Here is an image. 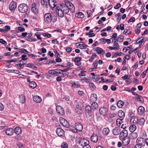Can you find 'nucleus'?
<instances>
[{"mask_svg":"<svg viewBox=\"0 0 148 148\" xmlns=\"http://www.w3.org/2000/svg\"><path fill=\"white\" fill-rule=\"evenodd\" d=\"M97 53L99 55H103L106 53L105 51L102 48L99 47H96L94 48Z\"/></svg>","mask_w":148,"mask_h":148,"instance_id":"ddd939ff","label":"nucleus"},{"mask_svg":"<svg viewBox=\"0 0 148 148\" xmlns=\"http://www.w3.org/2000/svg\"><path fill=\"white\" fill-rule=\"evenodd\" d=\"M18 11L22 13L26 12L28 9V6L27 4L22 3L18 7Z\"/></svg>","mask_w":148,"mask_h":148,"instance_id":"7ed1b4c3","label":"nucleus"},{"mask_svg":"<svg viewBox=\"0 0 148 148\" xmlns=\"http://www.w3.org/2000/svg\"><path fill=\"white\" fill-rule=\"evenodd\" d=\"M14 131L17 135H19L22 133L21 129L19 127H16L14 129Z\"/></svg>","mask_w":148,"mask_h":148,"instance_id":"b1692460","label":"nucleus"},{"mask_svg":"<svg viewBox=\"0 0 148 148\" xmlns=\"http://www.w3.org/2000/svg\"><path fill=\"white\" fill-rule=\"evenodd\" d=\"M85 110L86 115L91 114V108L90 106L87 105L86 107Z\"/></svg>","mask_w":148,"mask_h":148,"instance_id":"5701e85b","label":"nucleus"},{"mask_svg":"<svg viewBox=\"0 0 148 148\" xmlns=\"http://www.w3.org/2000/svg\"><path fill=\"white\" fill-rule=\"evenodd\" d=\"M110 132L109 129L108 128H104L103 131V133L104 135H107Z\"/></svg>","mask_w":148,"mask_h":148,"instance_id":"72a5a7b5","label":"nucleus"},{"mask_svg":"<svg viewBox=\"0 0 148 148\" xmlns=\"http://www.w3.org/2000/svg\"><path fill=\"white\" fill-rule=\"evenodd\" d=\"M82 60V58L80 57H77L75 59L74 61L75 62H77L80 61Z\"/></svg>","mask_w":148,"mask_h":148,"instance_id":"680f3d73","label":"nucleus"},{"mask_svg":"<svg viewBox=\"0 0 148 148\" xmlns=\"http://www.w3.org/2000/svg\"><path fill=\"white\" fill-rule=\"evenodd\" d=\"M120 136L121 137H123V138L127 137L128 136L127 130H123L120 132Z\"/></svg>","mask_w":148,"mask_h":148,"instance_id":"412c9836","label":"nucleus"},{"mask_svg":"<svg viewBox=\"0 0 148 148\" xmlns=\"http://www.w3.org/2000/svg\"><path fill=\"white\" fill-rule=\"evenodd\" d=\"M54 52L56 54V56H56V57L58 58V57H60V55L59 53H58V52L57 51L56 49L54 50Z\"/></svg>","mask_w":148,"mask_h":148,"instance_id":"69168bd1","label":"nucleus"},{"mask_svg":"<svg viewBox=\"0 0 148 148\" xmlns=\"http://www.w3.org/2000/svg\"><path fill=\"white\" fill-rule=\"evenodd\" d=\"M51 14L49 13H45L44 16V21L46 23L49 24L51 22Z\"/></svg>","mask_w":148,"mask_h":148,"instance_id":"20e7f679","label":"nucleus"},{"mask_svg":"<svg viewBox=\"0 0 148 148\" xmlns=\"http://www.w3.org/2000/svg\"><path fill=\"white\" fill-rule=\"evenodd\" d=\"M130 142V139L128 137L123 138L122 142H123V146L122 148H127V145Z\"/></svg>","mask_w":148,"mask_h":148,"instance_id":"9d476101","label":"nucleus"},{"mask_svg":"<svg viewBox=\"0 0 148 148\" xmlns=\"http://www.w3.org/2000/svg\"><path fill=\"white\" fill-rule=\"evenodd\" d=\"M57 7L56 11L59 16L61 18H62L64 16V13L67 14L69 12V10H68L67 8H63L61 7V8Z\"/></svg>","mask_w":148,"mask_h":148,"instance_id":"f257e3e1","label":"nucleus"},{"mask_svg":"<svg viewBox=\"0 0 148 148\" xmlns=\"http://www.w3.org/2000/svg\"><path fill=\"white\" fill-rule=\"evenodd\" d=\"M112 133L114 135H118L120 133V129L118 127H115L113 129Z\"/></svg>","mask_w":148,"mask_h":148,"instance_id":"4be33fe9","label":"nucleus"},{"mask_svg":"<svg viewBox=\"0 0 148 148\" xmlns=\"http://www.w3.org/2000/svg\"><path fill=\"white\" fill-rule=\"evenodd\" d=\"M27 32H25V33H23L22 34V35L21 36H18V34H16V35H14V36H12V35H10V36H10V37H15L16 36H18V37H21V36H26L27 35Z\"/></svg>","mask_w":148,"mask_h":148,"instance_id":"a19ab883","label":"nucleus"},{"mask_svg":"<svg viewBox=\"0 0 148 148\" xmlns=\"http://www.w3.org/2000/svg\"><path fill=\"white\" fill-rule=\"evenodd\" d=\"M31 38H26V39L27 41L30 42L35 41L37 40V39H35L34 40H32Z\"/></svg>","mask_w":148,"mask_h":148,"instance_id":"e2e57ef3","label":"nucleus"},{"mask_svg":"<svg viewBox=\"0 0 148 148\" xmlns=\"http://www.w3.org/2000/svg\"><path fill=\"white\" fill-rule=\"evenodd\" d=\"M90 140L93 142L96 143L98 141V136L95 134H92L90 137Z\"/></svg>","mask_w":148,"mask_h":148,"instance_id":"2eb2a0df","label":"nucleus"},{"mask_svg":"<svg viewBox=\"0 0 148 148\" xmlns=\"http://www.w3.org/2000/svg\"><path fill=\"white\" fill-rule=\"evenodd\" d=\"M10 27L9 25H6L5 26V29H3L4 31L2 32H6L8 31L10 29Z\"/></svg>","mask_w":148,"mask_h":148,"instance_id":"de8ad7c7","label":"nucleus"},{"mask_svg":"<svg viewBox=\"0 0 148 148\" xmlns=\"http://www.w3.org/2000/svg\"><path fill=\"white\" fill-rule=\"evenodd\" d=\"M145 145V144L144 143H143L140 142L135 145L134 148H142V146L143 147Z\"/></svg>","mask_w":148,"mask_h":148,"instance_id":"c85d7f7f","label":"nucleus"},{"mask_svg":"<svg viewBox=\"0 0 148 148\" xmlns=\"http://www.w3.org/2000/svg\"><path fill=\"white\" fill-rule=\"evenodd\" d=\"M72 84L73 86H76L77 88L79 87V85L78 83H76L75 82H73L72 83Z\"/></svg>","mask_w":148,"mask_h":148,"instance_id":"774afa93","label":"nucleus"},{"mask_svg":"<svg viewBox=\"0 0 148 148\" xmlns=\"http://www.w3.org/2000/svg\"><path fill=\"white\" fill-rule=\"evenodd\" d=\"M70 4H71V3L69 1H67L65 3V6H64V7H63V8H67V9H68V10H69V9H68V8L70 6Z\"/></svg>","mask_w":148,"mask_h":148,"instance_id":"09e8293b","label":"nucleus"},{"mask_svg":"<svg viewBox=\"0 0 148 148\" xmlns=\"http://www.w3.org/2000/svg\"><path fill=\"white\" fill-rule=\"evenodd\" d=\"M118 114L119 117L121 118V119H123V118L125 117V113L121 110H119L118 112Z\"/></svg>","mask_w":148,"mask_h":148,"instance_id":"cd10ccee","label":"nucleus"},{"mask_svg":"<svg viewBox=\"0 0 148 148\" xmlns=\"http://www.w3.org/2000/svg\"><path fill=\"white\" fill-rule=\"evenodd\" d=\"M138 117L135 116H133L131 117V122L135 124L138 123Z\"/></svg>","mask_w":148,"mask_h":148,"instance_id":"f3484780","label":"nucleus"},{"mask_svg":"<svg viewBox=\"0 0 148 148\" xmlns=\"http://www.w3.org/2000/svg\"><path fill=\"white\" fill-rule=\"evenodd\" d=\"M61 146V148H68V144L64 142L62 143Z\"/></svg>","mask_w":148,"mask_h":148,"instance_id":"49530a36","label":"nucleus"},{"mask_svg":"<svg viewBox=\"0 0 148 148\" xmlns=\"http://www.w3.org/2000/svg\"><path fill=\"white\" fill-rule=\"evenodd\" d=\"M136 129V127L134 125H132L129 127V130L131 132H134Z\"/></svg>","mask_w":148,"mask_h":148,"instance_id":"7c9ffc66","label":"nucleus"},{"mask_svg":"<svg viewBox=\"0 0 148 148\" xmlns=\"http://www.w3.org/2000/svg\"><path fill=\"white\" fill-rule=\"evenodd\" d=\"M132 47V45H130L127 47H125L123 49V52H126L129 49H131Z\"/></svg>","mask_w":148,"mask_h":148,"instance_id":"c03bdc74","label":"nucleus"},{"mask_svg":"<svg viewBox=\"0 0 148 148\" xmlns=\"http://www.w3.org/2000/svg\"><path fill=\"white\" fill-rule=\"evenodd\" d=\"M145 108L143 106H140L138 108V112L139 115H142L145 112Z\"/></svg>","mask_w":148,"mask_h":148,"instance_id":"6ab92c4d","label":"nucleus"},{"mask_svg":"<svg viewBox=\"0 0 148 148\" xmlns=\"http://www.w3.org/2000/svg\"><path fill=\"white\" fill-rule=\"evenodd\" d=\"M145 122V119L143 118H142L140 119L139 121H138V124L140 125H144Z\"/></svg>","mask_w":148,"mask_h":148,"instance_id":"f704fd0d","label":"nucleus"},{"mask_svg":"<svg viewBox=\"0 0 148 148\" xmlns=\"http://www.w3.org/2000/svg\"><path fill=\"white\" fill-rule=\"evenodd\" d=\"M98 106V103L95 102H93L91 104L92 108L93 110H95L97 109Z\"/></svg>","mask_w":148,"mask_h":148,"instance_id":"473e14b6","label":"nucleus"},{"mask_svg":"<svg viewBox=\"0 0 148 148\" xmlns=\"http://www.w3.org/2000/svg\"><path fill=\"white\" fill-rule=\"evenodd\" d=\"M17 145L18 147L20 148H24L25 147L24 145L22 143H18Z\"/></svg>","mask_w":148,"mask_h":148,"instance_id":"864d4df0","label":"nucleus"},{"mask_svg":"<svg viewBox=\"0 0 148 148\" xmlns=\"http://www.w3.org/2000/svg\"><path fill=\"white\" fill-rule=\"evenodd\" d=\"M51 21L53 23L56 22L57 20V16L56 15L54 14H51Z\"/></svg>","mask_w":148,"mask_h":148,"instance_id":"c9c22d12","label":"nucleus"},{"mask_svg":"<svg viewBox=\"0 0 148 148\" xmlns=\"http://www.w3.org/2000/svg\"><path fill=\"white\" fill-rule=\"evenodd\" d=\"M138 96V97H136V99L138 101H140L141 103H143L144 102L143 99L141 97V96L139 95Z\"/></svg>","mask_w":148,"mask_h":148,"instance_id":"a18cd8bd","label":"nucleus"},{"mask_svg":"<svg viewBox=\"0 0 148 148\" xmlns=\"http://www.w3.org/2000/svg\"><path fill=\"white\" fill-rule=\"evenodd\" d=\"M131 134V136L133 139L136 138L138 136L137 134L135 132H132Z\"/></svg>","mask_w":148,"mask_h":148,"instance_id":"8fccbe9b","label":"nucleus"},{"mask_svg":"<svg viewBox=\"0 0 148 148\" xmlns=\"http://www.w3.org/2000/svg\"><path fill=\"white\" fill-rule=\"evenodd\" d=\"M41 35L45 37H51V35L50 34L39 32H36L34 34V36H36V37H40Z\"/></svg>","mask_w":148,"mask_h":148,"instance_id":"6e6552de","label":"nucleus"},{"mask_svg":"<svg viewBox=\"0 0 148 148\" xmlns=\"http://www.w3.org/2000/svg\"><path fill=\"white\" fill-rule=\"evenodd\" d=\"M84 14L81 12H79L77 13V16L78 17L83 18L84 17Z\"/></svg>","mask_w":148,"mask_h":148,"instance_id":"3c124183","label":"nucleus"},{"mask_svg":"<svg viewBox=\"0 0 148 148\" xmlns=\"http://www.w3.org/2000/svg\"><path fill=\"white\" fill-rule=\"evenodd\" d=\"M31 10L35 14H37L38 12V10L36 8V3L34 2L32 4Z\"/></svg>","mask_w":148,"mask_h":148,"instance_id":"4468645a","label":"nucleus"},{"mask_svg":"<svg viewBox=\"0 0 148 148\" xmlns=\"http://www.w3.org/2000/svg\"><path fill=\"white\" fill-rule=\"evenodd\" d=\"M18 60V59L16 58H14L13 59L8 60L7 61L8 63L12 62H16Z\"/></svg>","mask_w":148,"mask_h":148,"instance_id":"13d9d810","label":"nucleus"},{"mask_svg":"<svg viewBox=\"0 0 148 148\" xmlns=\"http://www.w3.org/2000/svg\"><path fill=\"white\" fill-rule=\"evenodd\" d=\"M116 116V114L115 113H113L111 114L110 115V122H112L114 119V117Z\"/></svg>","mask_w":148,"mask_h":148,"instance_id":"4c0bfd02","label":"nucleus"},{"mask_svg":"<svg viewBox=\"0 0 148 148\" xmlns=\"http://www.w3.org/2000/svg\"><path fill=\"white\" fill-rule=\"evenodd\" d=\"M121 4L119 3H118L114 7V8L115 9H117L121 7Z\"/></svg>","mask_w":148,"mask_h":148,"instance_id":"0e129e2a","label":"nucleus"},{"mask_svg":"<svg viewBox=\"0 0 148 148\" xmlns=\"http://www.w3.org/2000/svg\"><path fill=\"white\" fill-rule=\"evenodd\" d=\"M123 120V119L118 118L116 121V124L118 126H120L121 124L122 121Z\"/></svg>","mask_w":148,"mask_h":148,"instance_id":"ea45409f","label":"nucleus"},{"mask_svg":"<svg viewBox=\"0 0 148 148\" xmlns=\"http://www.w3.org/2000/svg\"><path fill=\"white\" fill-rule=\"evenodd\" d=\"M19 99L20 102L22 103H24L25 101V96L23 95L19 96Z\"/></svg>","mask_w":148,"mask_h":148,"instance_id":"2f4dec72","label":"nucleus"},{"mask_svg":"<svg viewBox=\"0 0 148 148\" xmlns=\"http://www.w3.org/2000/svg\"><path fill=\"white\" fill-rule=\"evenodd\" d=\"M55 70H51L49 71L48 73L49 74L55 76Z\"/></svg>","mask_w":148,"mask_h":148,"instance_id":"6e6d98bb","label":"nucleus"},{"mask_svg":"<svg viewBox=\"0 0 148 148\" xmlns=\"http://www.w3.org/2000/svg\"><path fill=\"white\" fill-rule=\"evenodd\" d=\"M145 42V40L144 38H143L141 40H140V38H139L138 39H137L136 41V44H140L139 45V46H140L141 45V44Z\"/></svg>","mask_w":148,"mask_h":148,"instance_id":"58836bf2","label":"nucleus"},{"mask_svg":"<svg viewBox=\"0 0 148 148\" xmlns=\"http://www.w3.org/2000/svg\"><path fill=\"white\" fill-rule=\"evenodd\" d=\"M49 1V0H41V3L44 8H47L48 7Z\"/></svg>","mask_w":148,"mask_h":148,"instance_id":"a878e982","label":"nucleus"},{"mask_svg":"<svg viewBox=\"0 0 148 148\" xmlns=\"http://www.w3.org/2000/svg\"><path fill=\"white\" fill-rule=\"evenodd\" d=\"M36 83L34 81H32L29 83V87L32 88H34L36 86Z\"/></svg>","mask_w":148,"mask_h":148,"instance_id":"c756f323","label":"nucleus"},{"mask_svg":"<svg viewBox=\"0 0 148 148\" xmlns=\"http://www.w3.org/2000/svg\"><path fill=\"white\" fill-rule=\"evenodd\" d=\"M75 129H73L72 131L73 132L77 133L78 131L80 132L82 131L83 129L82 125L79 123H77L75 125Z\"/></svg>","mask_w":148,"mask_h":148,"instance_id":"39448f33","label":"nucleus"},{"mask_svg":"<svg viewBox=\"0 0 148 148\" xmlns=\"http://www.w3.org/2000/svg\"><path fill=\"white\" fill-rule=\"evenodd\" d=\"M113 47L114 49L117 50L118 49L119 47V45L118 43H115V44L114 45Z\"/></svg>","mask_w":148,"mask_h":148,"instance_id":"052dcab7","label":"nucleus"},{"mask_svg":"<svg viewBox=\"0 0 148 148\" xmlns=\"http://www.w3.org/2000/svg\"><path fill=\"white\" fill-rule=\"evenodd\" d=\"M79 44V48L81 49H85L87 48L88 46L85 44V43L84 42H80Z\"/></svg>","mask_w":148,"mask_h":148,"instance_id":"bb28decb","label":"nucleus"},{"mask_svg":"<svg viewBox=\"0 0 148 148\" xmlns=\"http://www.w3.org/2000/svg\"><path fill=\"white\" fill-rule=\"evenodd\" d=\"M140 142L144 143L145 144V143H146V144L148 146V139H143V138H140Z\"/></svg>","mask_w":148,"mask_h":148,"instance_id":"79ce46f5","label":"nucleus"},{"mask_svg":"<svg viewBox=\"0 0 148 148\" xmlns=\"http://www.w3.org/2000/svg\"><path fill=\"white\" fill-rule=\"evenodd\" d=\"M99 112L101 114L104 116H106L108 115V108L105 107H101L99 109Z\"/></svg>","mask_w":148,"mask_h":148,"instance_id":"0eeeda50","label":"nucleus"},{"mask_svg":"<svg viewBox=\"0 0 148 148\" xmlns=\"http://www.w3.org/2000/svg\"><path fill=\"white\" fill-rule=\"evenodd\" d=\"M33 100L35 102L37 103H40L42 101L41 98L38 96H35L33 97Z\"/></svg>","mask_w":148,"mask_h":148,"instance_id":"393cba45","label":"nucleus"},{"mask_svg":"<svg viewBox=\"0 0 148 148\" xmlns=\"http://www.w3.org/2000/svg\"><path fill=\"white\" fill-rule=\"evenodd\" d=\"M76 141L78 144L82 147L84 145L89 144V142L88 140L81 137L77 138Z\"/></svg>","mask_w":148,"mask_h":148,"instance_id":"f03ea898","label":"nucleus"},{"mask_svg":"<svg viewBox=\"0 0 148 148\" xmlns=\"http://www.w3.org/2000/svg\"><path fill=\"white\" fill-rule=\"evenodd\" d=\"M124 102L121 100H119L117 103V106L119 108H121L124 105Z\"/></svg>","mask_w":148,"mask_h":148,"instance_id":"e433bc0d","label":"nucleus"},{"mask_svg":"<svg viewBox=\"0 0 148 148\" xmlns=\"http://www.w3.org/2000/svg\"><path fill=\"white\" fill-rule=\"evenodd\" d=\"M14 133V130L12 128L7 129L5 131V133L8 136H12Z\"/></svg>","mask_w":148,"mask_h":148,"instance_id":"a211bd4d","label":"nucleus"},{"mask_svg":"<svg viewBox=\"0 0 148 148\" xmlns=\"http://www.w3.org/2000/svg\"><path fill=\"white\" fill-rule=\"evenodd\" d=\"M19 51L21 53H23L25 51L26 52L29 53V52L26 49H19Z\"/></svg>","mask_w":148,"mask_h":148,"instance_id":"338daca9","label":"nucleus"},{"mask_svg":"<svg viewBox=\"0 0 148 148\" xmlns=\"http://www.w3.org/2000/svg\"><path fill=\"white\" fill-rule=\"evenodd\" d=\"M25 63H24L21 60H20L19 62V66L21 68H23L24 67L23 65Z\"/></svg>","mask_w":148,"mask_h":148,"instance_id":"5fc2aeb1","label":"nucleus"},{"mask_svg":"<svg viewBox=\"0 0 148 148\" xmlns=\"http://www.w3.org/2000/svg\"><path fill=\"white\" fill-rule=\"evenodd\" d=\"M71 15L69 14H67L65 16V18L67 21H70L71 19Z\"/></svg>","mask_w":148,"mask_h":148,"instance_id":"bf43d9fd","label":"nucleus"},{"mask_svg":"<svg viewBox=\"0 0 148 148\" xmlns=\"http://www.w3.org/2000/svg\"><path fill=\"white\" fill-rule=\"evenodd\" d=\"M68 9H69V10H70L72 12L74 11V7L73 5L71 3V4H70L68 8Z\"/></svg>","mask_w":148,"mask_h":148,"instance_id":"37998d69","label":"nucleus"},{"mask_svg":"<svg viewBox=\"0 0 148 148\" xmlns=\"http://www.w3.org/2000/svg\"><path fill=\"white\" fill-rule=\"evenodd\" d=\"M49 4L51 8H53L57 5V3L56 0H49Z\"/></svg>","mask_w":148,"mask_h":148,"instance_id":"f8f14e48","label":"nucleus"},{"mask_svg":"<svg viewBox=\"0 0 148 148\" xmlns=\"http://www.w3.org/2000/svg\"><path fill=\"white\" fill-rule=\"evenodd\" d=\"M98 61L97 60H95L94 62L93 63V65L95 69H97V66L98 65Z\"/></svg>","mask_w":148,"mask_h":148,"instance_id":"603ef678","label":"nucleus"},{"mask_svg":"<svg viewBox=\"0 0 148 148\" xmlns=\"http://www.w3.org/2000/svg\"><path fill=\"white\" fill-rule=\"evenodd\" d=\"M56 133L58 135L61 137L64 136V130L60 128H58L56 130Z\"/></svg>","mask_w":148,"mask_h":148,"instance_id":"1a4fd4ad","label":"nucleus"},{"mask_svg":"<svg viewBox=\"0 0 148 148\" xmlns=\"http://www.w3.org/2000/svg\"><path fill=\"white\" fill-rule=\"evenodd\" d=\"M91 114H89L88 115H86V117H87L88 120L90 121H91L92 120V118L91 116Z\"/></svg>","mask_w":148,"mask_h":148,"instance_id":"4d7b16f0","label":"nucleus"},{"mask_svg":"<svg viewBox=\"0 0 148 148\" xmlns=\"http://www.w3.org/2000/svg\"><path fill=\"white\" fill-rule=\"evenodd\" d=\"M90 100L91 102L96 101L97 100V95L95 93L91 94Z\"/></svg>","mask_w":148,"mask_h":148,"instance_id":"aec40b11","label":"nucleus"},{"mask_svg":"<svg viewBox=\"0 0 148 148\" xmlns=\"http://www.w3.org/2000/svg\"><path fill=\"white\" fill-rule=\"evenodd\" d=\"M16 7V3L14 1L11 2L9 6V8L11 10H13L15 9Z\"/></svg>","mask_w":148,"mask_h":148,"instance_id":"dca6fc26","label":"nucleus"},{"mask_svg":"<svg viewBox=\"0 0 148 148\" xmlns=\"http://www.w3.org/2000/svg\"><path fill=\"white\" fill-rule=\"evenodd\" d=\"M60 121L61 124L64 127L68 128L69 127L70 125L68 122L64 118L60 117Z\"/></svg>","mask_w":148,"mask_h":148,"instance_id":"423d86ee","label":"nucleus"},{"mask_svg":"<svg viewBox=\"0 0 148 148\" xmlns=\"http://www.w3.org/2000/svg\"><path fill=\"white\" fill-rule=\"evenodd\" d=\"M56 110L57 113L62 115L65 114V111L63 108L60 106H57L56 107Z\"/></svg>","mask_w":148,"mask_h":148,"instance_id":"9b49d317","label":"nucleus"}]
</instances>
